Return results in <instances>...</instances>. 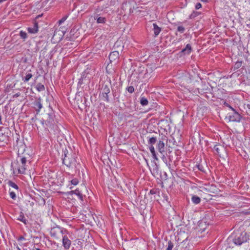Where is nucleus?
I'll use <instances>...</instances> for the list:
<instances>
[{"instance_id": "1", "label": "nucleus", "mask_w": 250, "mask_h": 250, "mask_svg": "<svg viewBox=\"0 0 250 250\" xmlns=\"http://www.w3.org/2000/svg\"><path fill=\"white\" fill-rule=\"evenodd\" d=\"M250 239L249 235L245 231L237 230L234 231L229 237V240L232 241L236 246H241Z\"/></svg>"}, {"instance_id": "2", "label": "nucleus", "mask_w": 250, "mask_h": 250, "mask_svg": "<svg viewBox=\"0 0 250 250\" xmlns=\"http://www.w3.org/2000/svg\"><path fill=\"white\" fill-rule=\"evenodd\" d=\"M62 155V163L69 168H77L76 154L72 151L69 152L66 149L63 151Z\"/></svg>"}, {"instance_id": "3", "label": "nucleus", "mask_w": 250, "mask_h": 250, "mask_svg": "<svg viewBox=\"0 0 250 250\" xmlns=\"http://www.w3.org/2000/svg\"><path fill=\"white\" fill-rule=\"evenodd\" d=\"M110 92L109 85L107 84H103L101 88V92L100 94L101 98L104 101L108 102L109 101L108 94Z\"/></svg>"}, {"instance_id": "4", "label": "nucleus", "mask_w": 250, "mask_h": 250, "mask_svg": "<svg viewBox=\"0 0 250 250\" xmlns=\"http://www.w3.org/2000/svg\"><path fill=\"white\" fill-rule=\"evenodd\" d=\"M21 165L18 168V172L20 174H24L26 170V164L27 161H30V156H26L25 154L22 156H20Z\"/></svg>"}, {"instance_id": "5", "label": "nucleus", "mask_w": 250, "mask_h": 250, "mask_svg": "<svg viewBox=\"0 0 250 250\" xmlns=\"http://www.w3.org/2000/svg\"><path fill=\"white\" fill-rule=\"evenodd\" d=\"M227 105L233 111V112L231 114H229V120L231 122H240L242 118L241 116L237 112H236L234 108L230 106L228 104H227Z\"/></svg>"}, {"instance_id": "6", "label": "nucleus", "mask_w": 250, "mask_h": 250, "mask_svg": "<svg viewBox=\"0 0 250 250\" xmlns=\"http://www.w3.org/2000/svg\"><path fill=\"white\" fill-rule=\"evenodd\" d=\"M213 151L215 154L218 155L220 157H224L227 155L226 148L224 146L219 144L214 146Z\"/></svg>"}, {"instance_id": "7", "label": "nucleus", "mask_w": 250, "mask_h": 250, "mask_svg": "<svg viewBox=\"0 0 250 250\" xmlns=\"http://www.w3.org/2000/svg\"><path fill=\"white\" fill-rule=\"evenodd\" d=\"M159 142L157 145V148L160 153L163 154L165 151V143L164 141L167 140V137L164 135H162L161 137L158 138Z\"/></svg>"}, {"instance_id": "8", "label": "nucleus", "mask_w": 250, "mask_h": 250, "mask_svg": "<svg viewBox=\"0 0 250 250\" xmlns=\"http://www.w3.org/2000/svg\"><path fill=\"white\" fill-rule=\"evenodd\" d=\"M66 231V230H63L62 228L57 226L51 228L50 235L52 237H57L59 234H63L64 232Z\"/></svg>"}, {"instance_id": "9", "label": "nucleus", "mask_w": 250, "mask_h": 250, "mask_svg": "<svg viewBox=\"0 0 250 250\" xmlns=\"http://www.w3.org/2000/svg\"><path fill=\"white\" fill-rule=\"evenodd\" d=\"M42 99L40 97L36 99L35 101L33 103V107L36 111V114H38L40 112L41 109L42 108V105L41 103Z\"/></svg>"}, {"instance_id": "10", "label": "nucleus", "mask_w": 250, "mask_h": 250, "mask_svg": "<svg viewBox=\"0 0 250 250\" xmlns=\"http://www.w3.org/2000/svg\"><path fill=\"white\" fill-rule=\"evenodd\" d=\"M46 45L45 42L43 41H40L36 43V45L35 48V52H38L41 50L42 51L43 49H45Z\"/></svg>"}, {"instance_id": "11", "label": "nucleus", "mask_w": 250, "mask_h": 250, "mask_svg": "<svg viewBox=\"0 0 250 250\" xmlns=\"http://www.w3.org/2000/svg\"><path fill=\"white\" fill-rule=\"evenodd\" d=\"M71 244V242L68 238L66 236H63L62 237V245L64 248L66 250L69 249Z\"/></svg>"}, {"instance_id": "12", "label": "nucleus", "mask_w": 250, "mask_h": 250, "mask_svg": "<svg viewBox=\"0 0 250 250\" xmlns=\"http://www.w3.org/2000/svg\"><path fill=\"white\" fill-rule=\"evenodd\" d=\"M48 119L45 121V123L46 125L51 127L54 124V117L50 114H48Z\"/></svg>"}, {"instance_id": "13", "label": "nucleus", "mask_w": 250, "mask_h": 250, "mask_svg": "<svg viewBox=\"0 0 250 250\" xmlns=\"http://www.w3.org/2000/svg\"><path fill=\"white\" fill-rule=\"evenodd\" d=\"M27 30L29 33L31 34H35L38 31V25L36 21L34 22V26L33 27H28Z\"/></svg>"}, {"instance_id": "14", "label": "nucleus", "mask_w": 250, "mask_h": 250, "mask_svg": "<svg viewBox=\"0 0 250 250\" xmlns=\"http://www.w3.org/2000/svg\"><path fill=\"white\" fill-rule=\"evenodd\" d=\"M67 194L68 195H72L73 194H75L78 196V197L81 200H83V195L82 193L78 189H76L75 190H71L70 191H69L67 192Z\"/></svg>"}, {"instance_id": "15", "label": "nucleus", "mask_w": 250, "mask_h": 250, "mask_svg": "<svg viewBox=\"0 0 250 250\" xmlns=\"http://www.w3.org/2000/svg\"><path fill=\"white\" fill-rule=\"evenodd\" d=\"M119 52L118 51H114L110 53L109 55V59L110 61L111 62L113 61H115L117 60L119 58Z\"/></svg>"}, {"instance_id": "16", "label": "nucleus", "mask_w": 250, "mask_h": 250, "mask_svg": "<svg viewBox=\"0 0 250 250\" xmlns=\"http://www.w3.org/2000/svg\"><path fill=\"white\" fill-rule=\"evenodd\" d=\"M153 26L154 34L155 35V36H157L159 34L160 32H161V28L159 27L155 23H153Z\"/></svg>"}, {"instance_id": "17", "label": "nucleus", "mask_w": 250, "mask_h": 250, "mask_svg": "<svg viewBox=\"0 0 250 250\" xmlns=\"http://www.w3.org/2000/svg\"><path fill=\"white\" fill-rule=\"evenodd\" d=\"M192 48L190 44H187L186 47L182 50V52L185 54H189L191 52Z\"/></svg>"}, {"instance_id": "18", "label": "nucleus", "mask_w": 250, "mask_h": 250, "mask_svg": "<svg viewBox=\"0 0 250 250\" xmlns=\"http://www.w3.org/2000/svg\"><path fill=\"white\" fill-rule=\"evenodd\" d=\"M18 220L23 222L25 225H26L28 221L24 218V214L22 212H21L18 218Z\"/></svg>"}, {"instance_id": "19", "label": "nucleus", "mask_w": 250, "mask_h": 250, "mask_svg": "<svg viewBox=\"0 0 250 250\" xmlns=\"http://www.w3.org/2000/svg\"><path fill=\"white\" fill-rule=\"evenodd\" d=\"M192 202L195 204H198L200 203L201 199L196 195H193L191 198Z\"/></svg>"}, {"instance_id": "20", "label": "nucleus", "mask_w": 250, "mask_h": 250, "mask_svg": "<svg viewBox=\"0 0 250 250\" xmlns=\"http://www.w3.org/2000/svg\"><path fill=\"white\" fill-rule=\"evenodd\" d=\"M149 138V139L148 140V144L150 145H153L155 144L157 140V138L156 137H148Z\"/></svg>"}, {"instance_id": "21", "label": "nucleus", "mask_w": 250, "mask_h": 250, "mask_svg": "<svg viewBox=\"0 0 250 250\" xmlns=\"http://www.w3.org/2000/svg\"><path fill=\"white\" fill-rule=\"evenodd\" d=\"M95 20H97L98 23H104L106 21V19L103 17H95Z\"/></svg>"}, {"instance_id": "22", "label": "nucleus", "mask_w": 250, "mask_h": 250, "mask_svg": "<svg viewBox=\"0 0 250 250\" xmlns=\"http://www.w3.org/2000/svg\"><path fill=\"white\" fill-rule=\"evenodd\" d=\"M8 186L14 188L18 192L19 187L17 184L11 181H9L7 183Z\"/></svg>"}, {"instance_id": "23", "label": "nucleus", "mask_w": 250, "mask_h": 250, "mask_svg": "<svg viewBox=\"0 0 250 250\" xmlns=\"http://www.w3.org/2000/svg\"><path fill=\"white\" fill-rule=\"evenodd\" d=\"M148 102L146 98L145 97H141L140 99V104L143 106H145L148 104Z\"/></svg>"}, {"instance_id": "24", "label": "nucleus", "mask_w": 250, "mask_h": 250, "mask_svg": "<svg viewBox=\"0 0 250 250\" xmlns=\"http://www.w3.org/2000/svg\"><path fill=\"white\" fill-rule=\"evenodd\" d=\"M200 14V13L197 11H193L192 13L189 15V18L190 19H194Z\"/></svg>"}, {"instance_id": "25", "label": "nucleus", "mask_w": 250, "mask_h": 250, "mask_svg": "<svg viewBox=\"0 0 250 250\" xmlns=\"http://www.w3.org/2000/svg\"><path fill=\"white\" fill-rule=\"evenodd\" d=\"M242 61H238L237 62H236L233 66L234 70H235L239 68L242 66Z\"/></svg>"}, {"instance_id": "26", "label": "nucleus", "mask_w": 250, "mask_h": 250, "mask_svg": "<svg viewBox=\"0 0 250 250\" xmlns=\"http://www.w3.org/2000/svg\"><path fill=\"white\" fill-rule=\"evenodd\" d=\"M36 87H37V89L39 91H42L45 89L44 86L41 83H38Z\"/></svg>"}, {"instance_id": "27", "label": "nucleus", "mask_w": 250, "mask_h": 250, "mask_svg": "<svg viewBox=\"0 0 250 250\" xmlns=\"http://www.w3.org/2000/svg\"><path fill=\"white\" fill-rule=\"evenodd\" d=\"M32 74L29 73L26 74L24 78L22 79V80H23L24 82H27L30 80V78L32 77Z\"/></svg>"}, {"instance_id": "28", "label": "nucleus", "mask_w": 250, "mask_h": 250, "mask_svg": "<svg viewBox=\"0 0 250 250\" xmlns=\"http://www.w3.org/2000/svg\"><path fill=\"white\" fill-rule=\"evenodd\" d=\"M159 171V170L158 166L156 163H155V165L154 166V167L153 169V173H152L153 174H155V173L157 174H158Z\"/></svg>"}, {"instance_id": "29", "label": "nucleus", "mask_w": 250, "mask_h": 250, "mask_svg": "<svg viewBox=\"0 0 250 250\" xmlns=\"http://www.w3.org/2000/svg\"><path fill=\"white\" fill-rule=\"evenodd\" d=\"M20 36L23 40H25L27 38V33L23 31H20Z\"/></svg>"}, {"instance_id": "30", "label": "nucleus", "mask_w": 250, "mask_h": 250, "mask_svg": "<svg viewBox=\"0 0 250 250\" xmlns=\"http://www.w3.org/2000/svg\"><path fill=\"white\" fill-rule=\"evenodd\" d=\"M9 194H10V197L12 199L16 200L17 196H16V193L15 191H11L10 189L9 190Z\"/></svg>"}, {"instance_id": "31", "label": "nucleus", "mask_w": 250, "mask_h": 250, "mask_svg": "<svg viewBox=\"0 0 250 250\" xmlns=\"http://www.w3.org/2000/svg\"><path fill=\"white\" fill-rule=\"evenodd\" d=\"M68 16L66 15L63 17L61 20L58 21V23L59 25H61L62 23H63L67 18Z\"/></svg>"}, {"instance_id": "32", "label": "nucleus", "mask_w": 250, "mask_h": 250, "mask_svg": "<svg viewBox=\"0 0 250 250\" xmlns=\"http://www.w3.org/2000/svg\"><path fill=\"white\" fill-rule=\"evenodd\" d=\"M185 30V28L182 26H179L177 27V31L181 33H183Z\"/></svg>"}, {"instance_id": "33", "label": "nucleus", "mask_w": 250, "mask_h": 250, "mask_svg": "<svg viewBox=\"0 0 250 250\" xmlns=\"http://www.w3.org/2000/svg\"><path fill=\"white\" fill-rule=\"evenodd\" d=\"M162 159L163 162L166 164V165L169 167L170 165V164H168L167 159L166 157L164 155H163V156L162 157Z\"/></svg>"}, {"instance_id": "34", "label": "nucleus", "mask_w": 250, "mask_h": 250, "mask_svg": "<svg viewBox=\"0 0 250 250\" xmlns=\"http://www.w3.org/2000/svg\"><path fill=\"white\" fill-rule=\"evenodd\" d=\"M173 247V244L171 241H169L168 242V247L167 249V250H171Z\"/></svg>"}, {"instance_id": "35", "label": "nucleus", "mask_w": 250, "mask_h": 250, "mask_svg": "<svg viewBox=\"0 0 250 250\" xmlns=\"http://www.w3.org/2000/svg\"><path fill=\"white\" fill-rule=\"evenodd\" d=\"M126 90L130 93H132L134 91V88L133 86H130L126 88Z\"/></svg>"}, {"instance_id": "36", "label": "nucleus", "mask_w": 250, "mask_h": 250, "mask_svg": "<svg viewBox=\"0 0 250 250\" xmlns=\"http://www.w3.org/2000/svg\"><path fill=\"white\" fill-rule=\"evenodd\" d=\"M79 181L77 178H74L71 181V184L74 186L77 185Z\"/></svg>"}, {"instance_id": "37", "label": "nucleus", "mask_w": 250, "mask_h": 250, "mask_svg": "<svg viewBox=\"0 0 250 250\" xmlns=\"http://www.w3.org/2000/svg\"><path fill=\"white\" fill-rule=\"evenodd\" d=\"M149 150L152 153V154L156 153L154 149V147L152 145H150L149 146Z\"/></svg>"}, {"instance_id": "38", "label": "nucleus", "mask_w": 250, "mask_h": 250, "mask_svg": "<svg viewBox=\"0 0 250 250\" xmlns=\"http://www.w3.org/2000/svg\"><path fill=\"white\" fill-rule=\"evenodd\" d=\"M201 7L202 4L200 2L197 3L195 5V9L196 10L199 9Z\"/></svg>"}, {"instance_id": "39", "label": "nucleus", "mask_w": 250, "mask_h": 250, "mask_svg": "<svg viewBox=\"0 0 250 250\" xmlns=\"http://www.w3.org/2000/svg\"><path fill=\"white\" fill-rule=\"evenodd\" d=\"M83 78L82 77L81 78H80L79 80V82H78V86H81L82 85V84H83Z\"/></svg>"}, {"instance_id": "40", "label": "nucleus", "mask_w": 250, "mask_h": 250, "mask_svg": "<svg viewBox=\"0 0 250 250\" xmlns=\"http://www.w3.org/2000/svg\"><path fill=\"white\" fill-rule=\"evenodd\" d=\"M198 169L200 170V171H204V169H203V167L201 165H198Z\"/></svg>"}, {"instance_id": "41", "label": "nucleus", "mask_w": 250, "mask_h": 250, "mask_svg": "<svg viewBox=\"0 0 250 250\" xmlns=\"http://www.w3.org/2000/svg\"><path fill=\"white\" fill-rule=\"evenodd\" d=\"M133 241H134L133 240H131L130 241H129V242H128L127 243V245L128 246H132V244H133Z\"/></svg>"}, {"instance_id": "42", "label": "nucleus", "mask_w": 250, "mask_h": 250, "mask_svg": "<svg viewBox=\"0 0 250 250\" xmlns=\"http://www.w3.org/2000/svg\"><path fill=\"white\" fill-rule=\"evenodd\" d=\"M247 26L250 29V20L246 21Z\"/></svg>"}, {"instance_id": "43", "label": "nucleus", "mask_w": 250, "mask_h": 250, "mask_svg": "<svg viewBox=\"0 0 250 250\" xmlns=\"http://www.w3.org/2000/svg\"><path fill=\"white\" fill-rule=\"evenodd\" d=\"M152 157H153V158L155 160H157V161L158 160V158H157V155H156V153H154V154H152Z\"/></svg>"}, {"instance_id": "44", "label": "nucleus", "mask_w": 250, "mask_h": 250, "mask_svg": "<svg viewBox=\"0 0 250 250\" xmlns=\"http://www.w3.org/2000/svg\"><path fill=\"white\" fill-rule=\"evenodd\" d=\"M20 96V93H17L13 95V98H17Z\"/></svg>"}, {"instance_id": "45", "label": "nucleus", "mask_w": 250, "mask_h": 250, "mask_svg": "<svg viewBox=\"0 0 250 250\" xmlns=\"http://www.w3.org/2000/svg\"><path fill=\"white\" fill-rule=\"evenodd\" d=\"M24 239H25V238L23 236H21L20 237H19L18 240L19 241H20V240H24Z\"/></svg>"}, {"instance_id": "46", "label": "nucleus", "mask_w": 250, "mask_h": 250, "mask_svg": "<svg viewBox=\"0 0 250 250\" xmlns=\"http://www.w3.org/2000/svg\"><path fill=\"white\" fill-rule=\"evenodd\" d=\"M244 213L245 215L250 214V210H247V211H244Z\"/></svg>"}, {"instance_id": "47", "label": "nucleus", "mask_w": 250, "mask_h": 250, "mask_svg": "<svg viewBox=\"0 0 250 250\" xmlns=\"http://www.w3.org/2000/svg\"><path fill=\"white\" fill-rule=\"evenodd\" d=\"M2 122H1V115H0V125H2Z\"/></svg>"}, {"instance_id": "48", "label": "nucleus", "mask_w": 250, "mask_h": 250, "mask_svg": "<svg viewBox=\"0 0 250 250\" xmlns=\"http://www.w3.org/2000/svg\"><path fill=\"white\" fill-rule=\"evenodd\" d=\"M150 193H151V194H155V192H154V191H153V190H150Z\"/></svg>"}, {"instance_id": "49", "label": "nucleus", "mask_w": 250, "mask_h": 250, "mask_svg": "<svg viewBox=\"0 0 250 250\" xmlns=\"http://www.w3.org/2000/svg\"><path fill=\"white\" fill-rule=\"evenodd\" d=\"M247 107L248 108H249L250 109V104H247Z\"/></svg>"}, {"instance_id": "50", "label": "nucleus", "mask_w": 250, "mask_h": 250, "mask_svg": "<svg viewBox=\"0 0 250 250\" xmlns=\"http://www.w3.org/2000/svg\"><path fill=\"white\" fill-rule=\"evenodd\" d=\"M202 1L207 2L208 0H201Z\"/></svg>"}, {"instance_id": "51", "label": "nucleus", "mask_w": 250, "mask_h": 250, "mask_svg": "<svg viewBox=\"0 0 250 250\" xmlns=\"http://www.w3.org/2000/svg\"><path fill=\"white\" fill-rule=\"evenodd\" d=\"M145 162H146V163H147V164H148V161H147V159H145Z\"/></svg>"}, {"instance_id": "52", "label": "nucleus", "mask_w": 250, "mask_h": 250, "mask_svg": "<svg viewBox=\"0 0 250 250\" xmlns=\"http://www.w3.org/2000/svg\"><path fill=\"white\" fill-rule=\"evenodd\" d=\"M18 250H21L20 248H18Z\"/></svg>"}]
</instances>
